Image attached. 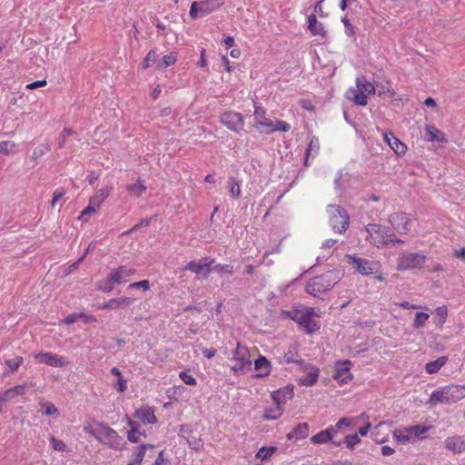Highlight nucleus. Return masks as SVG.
Listing matches in <instances>:
<instances>
[{
  "mask_svg": "<svg viewBox=\"0 0 465 465\" xmlns=\"http://www.w3.org/2000/svg\"><path fill=\"white\" fill-rule=\"evenodd\" d=\"M391 227L377 224L368 223L364 227L367 232L366 241L377 248L391 247L395 244H402L405 242L396 236V233L405 235L409 232L410 218L404 213H394L389 216Z\"/></svg>",
  "mask_w": 465,
  "mask_h": 465,
  "instance_id": "nucleus-1",
  "label": "nucleus"
},
{
  "mask_svg": "<svg viewBox=\"0 0 465 465\" xmlns=\"http://www.w3.org/2000/svg\"><path fill=\"white\" fill-rule=\"evenodd\" d=\"M341 279V273L340 271H328L319 276L311 278L307 282L305 291L313 297H320L322 293L332 289Z\"/></svg>",
  "mask_w": 465,
  "mask_h": 465,
  "instance_id": "nucleus-2",
  "label": "nucleus"
},
{
  "mask_svg": "<svg viewBox=\"0 0 465 465\" xmlns=\"http://www.w3.org/2000/svg\"><path fill=\"white\" fill-rule=\"evenodd\" d=\"M465 398V385L450 384L433 391L428 401L430 406L452 404Z\"/></svg>",
  "mask_w": 465,
  "mask_h": 465,
  "instance_id": "nucleus-3",
  "label": "nucleus"
},
{
  "mask_svg": "<svg viewBox=\"0 0 465 465\" xmlns=\"http://www.w3.org/2000/svg\"><path fill=\"white\" fill-rule=\"evenodd\" d=\"M86 431L94 436L98 441L103 444L108 445L114 450H123L125 445L124 439L118 433L109 427L106 423L98 422L90 429H85Z\"/></svg>",
  "mask_w": 465,
  "mask_h": 465,
  "instance_id": "nucleus-4",
  "label": "nucleus"
},
{
  "mask_svg": "<svg viewBox=\"0 0 465 465\" xmlns=\"http://www.w3.org/2000/svg\"><path fill=\"white\" fill-rule=\"evenodd\" d=\"M356 88H350L346 96L358 105H366L368 103L367 94L375 93L374 85L366 80L364 76L356 78Z\"/></svg>",
  "mask_w": 465,
  "mask_h": 465,
  "instance_id": "nucleus-5",
  "label": "nucleus"
},
{
  "mask_svg": "<svg viewBox=\"0 0 465 465\" xmlns=\"http://www.w3.org/2000/svg\"><path fill=\"white\" fill-rule=\"evenodd\" d=\"M289 318L306 330L308 333H313L320 329L319 324L312 320L319 317L313 308H305L302 311L287 312Z\"/></svg>",
  "mask_w": 465,
  "mask_h": 465,
  "instance_id": "nucleus-6",
  "label": "nucleus"
},
{
  "mask_svg": "<svg viewBox=\"0 0 465 465\" xmlns=\"http://www.w3.org/2000/svg\"><path fill=\"white\" fill-rule=\"evenodd\" d=\"M327 211L330 215V224L332 230L338 233L345 232L350 223L348 212L336 204L328 205Z\"/></svg>",
  "mask_w": 465,
  "mask_h": 465,
  "instance_id": "nucleus-7",
  "label": "nucleus"
},
{
  "mask_svg": "<svg viewBox=\"0 0 465 465\" xmlns=\"http://www.w3.org/2000/svg\"><path fill=\"white\" fill-rule=\"evenodd\" d=\"M426 260L427 257L422 252H404L400 253L396 260L397 269L399 271L420 270Z\"/></svg>",
  "mask_w": 465,
  "mask_h": 465,
  "instance_id": "nucleus-8",
  "label": "nucleus"
},
{
  "mask_svg": "<svg viewBox=\"0 0 465 465\" xmlns=\"http://www.w3.org/2000/svg\"><path fill=\"white\" fill-rule=\"evenodd\" d=\"M223 5L221 0L194 1L191 4L189 15L192 19H197L218 10Z\"/></svg>",
  "mask_w": 465,
  "mask_h": 465,
  "instance_id": "nucleus-9",
  "label": "nucleus"
},
{
  "mask_svg": "<svg viewBox=\"0 0 465 465\" xmlns=\"http://www.w3.org/2000/svg\"><path fill=\"white\" fill-rule=\"evenodd\" d=\"M220 122L230 131L240 134L244 127V120L242 114L229 111L224 112L220 116Z\"/></svg>",
  "mask_w": 465,
  "mask_h": 465,
  "instance_id": "nucleus-10",
  "label": "nucleus"
},
{
  "mask_svg": "<svg viewBox=\"0 0 465 465\" xmlns=\"http://www.w3.org/2000/svg\"><path fill=\"white\" fill-rule=\"evenodd\" d=\"M352 363L349 360L337 361L335 362V372L333 374L334 380L340 384H347L352 380V374L351 369Z\"/></svg>",
  "mask_w": 465,
  "mask_h": 465,
  "instance_id": "nucleus-11",
  "label": "nucleus"
},
{
  "mask_svg": "<svg viewBox=\"0 0 465 465\" xmlns=\"http://www.w3.org/2000/svg\"><path fill=\"white\" fill-rule=\"evenodd\" d=\"M348 258L353 268L362 275L374 273L378 270V263L375 262L359 258L353 255H349Z\"/></svg>",
  "mask_w": 465,
  "mask_h": 465,
  "instance_id": "nucleus-12",
  "label": "nucleus"
},
{
  "mask_svg": "<svg viewBox=\"0 0 465 465\" xmlns=\"http://www.w3.org/2000/svg\"><path fill=\"white\" fill-rule=\"evenodd\" d=\"M254 112L253 116L255 123L252 124L253 128H255L259 133L264 134V129H269L272 127V122L270 119L266 117V110L260 104L254 102Z\"/></svg>",
  "mask_w": 465,
  "mask_h": 465,
  "instance_id": "nucleus-13",
  "label": "nucleus"
},
{
  "mask_svg": "<svg viewBox=\"0 0 465 465\" xmlns=\"http://www.w3.org/2000/svg\"><path fill=\"white\" fill-rule=\"evenodd\" d=\"M136 270L134 268H130L126 265H121L115 269H113L110 272V281L112 282H116V284L124 283L129 281V279L134 275Z\"/></svg>",
  "mask_w": 465,
  "mask_h": 465,
  "instance_id": "nucleus-14",
  "label": "nucleus"
},
{
  "mask_svg": "<svg viewBox=\"0 0 465 465\" xmlns=\"http://www.w3.org/2000/svg\"><path fill=\"white\" fill-rule=\"evenodd\" d=\"M213 262V260L208 261V259H205L204 262H200L191 261L184 266L183 270L190 271L196 275L206 279L212 272L211 264Z\"/></svg>",
  "mask_w": 465,
  "mask_h": 465,
  "instance_id": "nucleus-15",
  "label": "nucleus"
},
{
  "mask_svg": "<svg viewBox=\"0 0 465 465\" xmlns=\"http://www.w3.org/2000/svg\"><path fill=\"white\" fill-rule=\"evenodd\" d=\"M35 359L40 362L52 367H63L67 364V361L53 352H39L35 355Z\"/></svg>",
  "mask_w": 465,
  "mask_h": 465,
  "instance_id": "nucleus-16",
  "label": "nucleus"
},
{
  "mask_svg": "<svg viewBox=\"0 0 465 465\" xmlns=\"http://www.w3.org/2000/svg\"><path fill=\"white\" fill-rule=\"evenodd\" d=\"M293 385L288 384L287 386L273 391L272 393V400L275 404H281L283 406L288 400H291L293 397Z\"/></svg>",
  "mask_w": 465,
  "mask_h": 465,
  "instance_id": "nucleus-17",
  "label": "nucleus"
},
{
  "mask_svg": "<svg viewBox=\"0 0 465 465\" xmlns=\"http://www.w3.org/2000/svg\"><path fill=\"white\" fill-rule=\"evenodd\" d=\"M384 142L394 151L398 155H402L406 153L407 146L401 142L392 132H385L383 134Z\"/></svg>",
  "mask_w": 465,
  "mask_h": 465,
  "instance_id": "nucleus-18",
  "label": "nucleus"
},
{
  "mask_svg": "<svg viewBox=\"0 0 465 465\" xmlns=\"http://www.w3.org/2000/svg\"><path fill=\"white\" fill-rule=\"evenodd\" d=\"M304 370L308 371V372L299 379V384L302 386H312L317 382L319 377V369L315 366H308L307 363L304 362L303 365H301Z\"/></svg>",
  "mask_w": 465,
  "mask_h": 465,
  "instance_id": "nucleus-19",
  "label": "nucleus"
},
{
  "mask_svg": "<svg viewBox=\"0 0 465 465\" xmlns=\"http://www.w3.org/2000/svg\"><path fill=\"white\" fill-rule=\"evenodd\" d=\"M134 301V300L131 297L112 298L102 304L99 308L102 310L124 309L130 306Z\"/></svg>",
  "mask_w": 465,
  "mask_h": 465,
  "instance_id": "nucleus-20",
  "label": "nucleus"
},
{
  "mask_svg": "<svg viewBox=\"0 0 465 465\" xmlns=\"http://www.w3.org/2000/svg\"><path fill=\"white\" fill-rule=\"evenodd\" d=\"M25 394V387L22 385H17L13 388H10L0 393V413L3 411V408L8 401L14 400L16 396Z\"/></svg>",
  "mask_w": 465,
  "mask_h": 465,
  "instance_id": "nucleus-21",
  "label": "nucleus"
},
{
  "mask_svg": "<svg viewBox=\"0 0 465 465\" xmlns=\"http://www.w3.org/2000/svg\"><path fill=\"white\" fill-rule=\"evenodd\" d=\"M447 450L455 454H460L465 451V440L460 436L448 437L444 441Z\"/></svg>",
  "mask_w": 465,
  "mask_h": 465,
  "instance_id": "nucleus-22",
  "label": "nucleus"
},
{
  "mask_svg": "<svg viewBox=\"0 0 465 465\" xmlns=\"http://www.w3.org/2000/svg\"><path fill=\"white\" fill-rule=\"evenodd\" d=\"M134 416L143 424H154L157 422L153 410L150 407H142L136 410Z\"/></svg>",
  "mask_w": 465,
  "mask_h": 465,
  "instance_id": "nucleus-23",
  "label": "nucleus"
},
{
  "mask_svg": "<svg viewBox=\"0 0 465 465\" xmlns=\"http://www.w3.org/2000/svg\"><path fill=\"white\" fill-rule=\"evenodd\" d=\"M254 369L259 371V373L256 374V377H267L271 372V362L265 356L259 355V357L254 361Z\"/></svg>",
  "mask_w": 465,
  "mask_h": 465,
  "instance_id": "nucleus-24",
  "label": "nucleus"
},
{
  "mask_svg": "<svg viewBox=\"0 0 465 465\" xmlns=\"http://www.w3.org/2000/svg\"><path fill=\"white\" fill-rule=\"evenodd\" d=\"M233 360L241 361L243 365H247L248 367L252 365L249 350L241 342H237L236 348L233 351Z\"/></svg>",
  "mask_w": 465,
  "mask_h": 465,
  "instance_id": "nucleus-25",
  "label": "nucleus"
},
{
  "mask_svg": "<svg viewBox=\"0 0 465 465\" xmlns=\"http://www.w3.org/2000/svg\"><path fill=\"white\" fill-rule=\"evenodd\" d=\"M308 29L312 35L326 36L327 32L324 29L322 23L317 20L314 14L308 16Z\"/></svg>",
  "mask_w": 465,
  "mask_h": 465,
  "instance_id": "nucleus-26",
  "label": "nucleus"
},
{
  "mask_svg": "<svg viewBox=\"0 0 465 465\" xmlns=\"http://www.w3.org/2000/svg\"><path fill=\"white\" fill-rule=\"evenodd\" d=\"M425 139L429 142L446 143L445 134L434 125H428L425 129Z\"/></svg>",
  "mask_w": 465,
  "mask_h": 465,
  "instance_id": "nucleus-27",
  "label": "nucleus"
},
{
  "mask_svg": "<svg viewBox=\"0 0 465 465\" xmlns=\"http://www.w3.org/2000/svg\"><path fill=\"white\" fill-rule=\"evenodd\" d=\"M128 425L131 427V430L127 433L129 441L138 442L142 435L145 436V431L140 430V424L137 421L129 419Z\"/></svg>",
  "mask_w": 465,
  "mask_h": 465,
  "instance_id": "nucleus-28",
  "label": "nucleus"
},
{
  "mask_svg": "<svg viewBox=\"0 0 465 465\" xmlns=\"http://www.w3.org/2000/svg\"><path fill=\"white\" fill-rule=\"evenodd\" d=\"M146 189L147 186L140 177L136 180L135 183H132L126 185V190L129 194L136 198L141 197Z\"/></svg>",
  "mask_w": 465,
  "mask_h": 465,
  "instance_id": "nucleus-29",
  "label": "nucleus"
},
{
  "mask_svg": "<svg viewBox=\"0 0 465 465\" xmlns=\"http://www.w3.org/2000/svg\"><path fill=\"white\" fill-rule=\"evenodd\" d=\"M309 425L306 422L299 423L293 430L287 434L289 440L304 439L308 436Z\"/></svg>",
  "mask_w": 465,
  "mask_h": 465,
  "instance_id": "nucleus-30",
  "label": "nucleus"
},
{
  "mask_svg": "<svg viewBox=\"0 0 465 465\" xmlns=\"http://www.w3.org/2000/svg\"><path fill=\"white\" fill-rule=\"evenodd\" d=\"M320 151V142L316 136H312L305 153L304 165H309V157L316 156Z\"/></svg>",
  "mask_w": 465,
  "mask_h": 465,
  "instance_id": "nucleus-31",
  "label": "nucleus"
},
{
  "mask_svg": "<svg viewBox=\"0 0 465 465\" xmlns=\"http://www.w3.org/2000/svg\"><path fill=\"white\" fill-rule=\"evenodd\" d=\"M283 413V406L275 404L273 408L266 409L262 418L265 420H278Z\"/></svg>",
  "mask_w": 465,
  "mask_h": 465,
  "instance_id": "nucleus-32",
  "label": "nucleus"
},
{
  "mask_svg": "<svg viewBox=\"0 0 465 465\" xmlns=\"http://www.w3.org/2000/svg\"><path fill=\"white\" fill-rule=\"evenodd\" d=\"M448 358L446 356L440 357L435 361L428 362L425 366V370L430 374L436 373L446 364Z\"/></svg>",
  "mask_w": 465,
  "mask_h": 465,
  "instance_id": "nucleus-33",
  "label": "nucleus"
},
{
  "mask_svg": "<svg viewBox=\"0 0 465 465\" xmlns=\"http://www.w3.org/2000/svg\"><path fill=\"white\" fill-rule=\"evenodd\" d=\"M99 208H100V205L95 201H94L92 198H90L89 203L82 211V213H81V214L79 216V220H81L82 222H87L88 221V217L87 216L89 214L96 213L97 210H99Z\"/></svg>",
  "mask_w": 465,
  "mask_h": 465,
  "instance_id": "nucleus-34",
  "label": "nucleus"
},
{
  "mask_svg": "<svg viewBox=\"0 0 465 465\" xmlns=\"http://www.w3.org/2000/svg\"><path fill=\"white\" fill-rule=\"evenodd\" d=\"M432 314L435 315L436 325L439 327H442L446 322V319L448 316V308L445 305L440 306L434 310Z\"/></svg>",
  "mask_w": 465,
  "mask_h": 465,
  "instance_id": "nucleus-35",
  "label": "nucleus"
},
{
  "mask_svg": "<svg viewBox=\"0 0 465 465\" xmlns=\"http://www.w3.org/2000/svg\"><path fill=\"white\" fill-rule=\"evenodd\" d=\"M291 129V125L284 121L278 120L275 123L272 122V127H269V129H264L265 134H272L276 131H282V132H288Z\"/></svg>",
  "mask_w": 465,
  "mask_h": 465,
  "instance_id": "nucleus-36",
  "label": "nucleus"
},
{
  "mask_svg": "<svg viewBox=\"0 0 465 465\" xmlns=\"http://www.w3.org/2000/svg\"><path fill=\"white\" fill-rule=\"evenodd\" d=\"M311 442L313 444H324L331 440L330 432L328 430H321L316 435L311 438Z\"/></svg>",
  "mask_w": 465,
  "mask_h": 465,
  "instance_id": "nucleus-37",
  "label": "nucleus"
},
{
  "mask_svg": "<svg viewBox=\"0 0 465 465\" xmlns=\"http://www.w3.org/2000/svg\"><path fill=\"white\" fill-rule=\"evenodd\" d=\"M17 152L16 144L13 141L0 142V154H14Z\"/></svg>",
  "mask_w": 465,
  "mask_h": 465,
  "instance_id": "nucleus-38",
  "label": "nucleus"
},
{
  "mask_svg": "<svg viewBox=\"0 0 465 465\" xmlns=\"http://www.w3.org/2000/svg\"><path fill=\"white\" fill-rule=\"evenodd\" d=\"M80 318H87L88 320L86 321V322L96 321L95 317H94L92 315L87 316L84 313H72V314H69L67 317H65L63 322H64V323L70 325V324L76 322L77 320Z\"/></svg>",
  "mask_w": 465,
  "mask_h": 465,
  "instance_id": "nucleus-39",
  "label": "nucleus"
},
{
  "mask_svg": "<svg viewBox=\"0 0 465 465\" xmlns=\"http://www.w3.org/2000/svg\"><path fill=\"white\" fill-rule=\"evenodd\" d=\"M341 22H342V24L344 25L345 35L348 37L352 38L353 41L355 42L356 41V32H355V29H354V26L351 24V21L347 17V15H344V16L341 17Z\"/></svg>",
  "mask_w": 465,
  "mask_h": 465,
  "instance_id": "nucleus-40",
  "label": "nucleus"
},
{
  "mask_svg": "<svg viewBox=\"0 0 465 465\" xmlns=\"http://www.w3.org/2000/svg\"><path fill=\"white\" fill-rule=\"evenodd\" d=\"M177 60V55L175 53H171L169 54L163 55L161 62L158 64V67L161 69H165L173 64H175Z\"/></svg>",
  "mask_w": 465,
  "mask_h": 465,
  "instance_id": "nucleus-41",
  "label": "nucleus"
},
{
  "mask_svg": "<svg viewBox=\"0 0 465 465\" xmlns=\"http://www.w3.org/2000/svg\"><path fill=\"white\" fill-rule=\"evenodd\" d=\"M111 191V187L102 188L91 198L101 206L102 203L110 195Z\"/></svg>",
  "mask_w": 465,
  "mask_h": 465,
  "instance_id": "nucleus-42",
  "label": "nucleus"
},
{
  "mask_svg": "<svg viewBox=\"0 0 465 465\" xmlns=\"http://www.w3.org/2000/svg\"><path fill=\"white\" fill-rule=\"evenodd\" d=\"M429 318L430 315L426 312H417L412 322V327L415 329L422 328Z\"/></svg>",
  "mask_w": 465,
  "mask_h": 465,
  "instance_id": "nucleus-43",
  "label": "nucleus"
},
{
  "mask_svg": "<svg viewBox=\"0 0 465 465\" xmlns=\"http://www.w3.org/2000/svg\"><path fill=\"white\" fill-rule=\"evenodd\" d=\"M51 150V146L49 143H43L38 145L36 148L34 149L32 153V158L35 160H37L44 156L47 152Z\"/></svg>",
  "mask_w": 465,
  "mask_h": 465,
  "instance_id": "nucleus-44",
  "label": "nucleus"
},
{
  "mask_svg": "<svg viewBox=\"0 0 465 465\" xmlns=\"http://www.w3.org/2000/svg\"><path fill=\"white\" fill-rule=\"evenodd\" d=\"M148 448H153V445H152V444H142L139 447L138 451L135 453L134 460L133 461L134 463V465H141V463H142V461H143V460L144 458L146 450Z\"/></svg>",
  "mask_w": 465,
  "mask_h": 465,
  "instance_id": "nucleus-45",
  "label": "nucleus"
},
{
  "mask_svg": "<svg viewBox=\"0 0 465 465\" xmlns=\"http://www.w3.org/2000/svg\"><path fill=\"white\" fill-rule=\"evenodd\" d=\"M283 361L285 363H298L300 365H303L304 364L303 361H299L298 360L297 352L292 351V350H289L288 351H286L284 353V355H283Z\"/></svg>",
  "mask_w": 465,
  "mask_h": 465,
  "instance_id": "nucleus-46",
  "label": "nucleus"
},
{
  "mask_svg": "<svg viewBox=\"0 0 465 465\" xmlns=\"http://www.w3.org/2000/svg\"><path fill=\"white\" fill-rule=\"evenodd\" d=\"M42 412L47 416H59L58 409L51 402H45L42 404Z\"/></svg>",
  "mask_w": 465,
  "mask_h": 465,
  "instance_id": "nucleus-47",
  "label": "nucleus"
},
{
  "mask_svg": "<svg viewBox=\"0 0 465 465\" xmlns=\"http://www.w3.org/2000/svg\"><path fill=\"white\" fill-rule=\"evenodd\" d=\"M277 450L276 447H262L257 454H256V457L261 459L262 460H267L269 459L273 453L274 451Z\"/></svg>",
  "mask_w": 465,
  "mask_h": 465,
  "instance_id": "nucleus-48",
  "label": "nucleus"
},
{
  "mask_svg": "<svg viewBox=\"0 0 465 465\" xmlns=\"http://www.w3.org/2000/svg\"><path fill=\"white\" fill-rule=\"evenodd\" d=\"M115 285H116V282H112L110 281V275L108 274L106 280L101 281L99 282L98 289L104 292L109 293V292H113Z\"/></svg>",
  "mask_w": 465,
  "mask_h": 465,
  "instance_id": "nucleus-49",
  "label": "nucleus"
},
{
  "mask_svg": "<svg viewBox=\"0 0 465 465\" xmlns=\"http://www.w3.org/2000/svg\"><path fill=\"white\" fill-rule=\"evenodd\" d=\"M24 362L23 357H15L5 361V365L12 372L16 371L19 366Z\"/></svg>",
  "mask_w": 465,
  "mask_h": 465,
  "instance_id": "nucleus-50",
  "label": "nucleus"
},
{
  "mask_svg": "<svg viewBox=\"0 0 465 465\" xmlns=\"http://www.w3.org/2000/svg\"><path fill=\"white\" fill-rule=\"evenodd\" d=\"M343 442L346 444V447L350 450H354L355 446L361 442V439L358 434L347 435Z\"/></svg>",
  "mask_w": 465,
  "mask_h": 465,
  "instance_id": "nucleus-51",
  "label": "nucleus"
},
{
  "mask_svg": "<svg viewBox=\"0 0 465 465\" xmlns=\"http://www.w3.org/2000/svg\"><path fill=\"white\" fill-rule=\"evenodd\" d=\"M50 444L54 450L65 451L66 445L63 440H57L54 436L51 435L49 438Z\"/></svg>",
  "mask_w": 465,
  "mask_h": 465,
  "instance_id": "nucleus-52",
  "label": "nucleus"
},
{
  "mask_svg": "<svg viewBox=\"0 0 465 465\" xmlns=\"http://www.w3.org/2000/svg\"><path fill=\"white\" fill-rule=\"evenodd\" d=\"M230 193L233 198H238L241 195V184L238 181L230 179Z\"/></svg>",
  "mask_w": 465,
  "mask_h": 465,
  "instance_id": "nucleus-53",
  "label": "nucleus"
},
{
  "mask_svg": "<svg viewBox=\"0 0 465 465\" xmlns=\"http://www.w3.org/2000/svg\"><path fill=\"white\" fill-rule=\"evenodd\" d=\"M429 430V427L420 426V425H414L411 426L406 429V432L415 435L416 437H419L425 432H427Z\"/></svg>",
  "mask_w": 465,
  "mask_h": 465,
  "instance_id": "nucleus-54",
  "label": "nucleus"
},
{
  "mask_svg": "<svg viewBox=\"0 0 465 465\" xmlns=\"http://www.w3.org/2000/svg\"><path fill=\"white\" fill-rule=\"evenodd\" d=\"M393 437L395 438V440L400 442V443H402V444H405L407 442L410 441L411 438H410V435L409 433H405L400 430H395L393 431Z\"/></svg>",
  "mask_w": 465,
  "mask_h": 465,
  "instance_id": "nucleus-55",
  "label": "nucleus"
},
{
  "mask_svg": "<svg viewBox=\"0 0 465 465\" xmlns=\"http://www.w3.org/2000/svg\"><path fill=\"white\" fill-rule=\"evenodd\" d=\"M155 59L156 52L154 50H150L143 62V67L144 69L149 68L155 62Z\"/></svg>",
  "mask_w": 465,
  "mask_h": 465,
  "instance_id": "nucleus-56",
  "label": "nucleus"
},
{
  "mask_svg": "<svg viewBox=\"0 0 465 465\" xmlns=\"http://www.w3.org/2000/svg\"><path fill=\"white\" fill-rule=\"evenodd\" d=\"M179 377L187 385H196V379L193 375L189 374L184 371L180 372Z\"/></svg>",
  "mask_w": 465,
  "mask_h": 465,
  "instance_id": "nucleus-57",
  "label": "nucleus"
},
{
  "mask_svg": "<svg viewBox=\"0 0 465 465\" xmlns=\"http://www.w3.org/2000/svg\"><path fill=\"white\" fill-rule=\"evenodd\" d=\"M129 289H142L143 291L146 292L150 289V282L148 280H143L140 282H135L131 283L128 286Z\"/></svg>",
  "mask_w": 465,
  "mask_h": 465,
  "instance_id": "nucleus-58",
  "label": "nucleus"
},
{
  "mask_svg": "<svg viewBox=\"0 0 465 465\" xmlns=\"http://www.w3.org/2000/svg\"><path fill=\"white\" fill-rule=\"evenodd\" d=\"M215 271L217 272H226L228 274L233 273V266L231 264H217L213 268H212V271Z\"/></svg>",
  "mask_w": 465,
  "mask_h": 465,
  "instance_id": "nucleus-59",
  "label": "nucleus"
},
{
  "mask_svg": "<svg viewBox=\"0 0 465 465\" xmlns=\"http://www.w3.org/2000/svg\"><path fill=\"white\" fill-rule=\"evenodd\" d=\"M65 194V190L63 188H58L53 193V199L51 201V206L54 207L55 203L61 200Z\"/></svg>",
  "mask_w": 465,
  "mask_h": 465,
  "instance_id": "nucleus-60",
  "label": "nucleus"
},
{
  "mask_svg": "<svg viewBox=\"0 0 465 465\" xmlns=\"http://www.w3.org/2000/svg\"><path fill=\"white\" fill-rule=\"evenodd\" d=\"M114 388L120 392L125 391V390L127 389V383L123 376L117 379Z\"/></svg>",
  "mask_w": 465,
  "mask_h": 465,
  "instance_id": "nucleus-61",
  "label": "nucleus"
},
{
  "mask_svg": "<svg viewBox=\"0 0 465 465\" xmlns=\"http://www.w3.org/2000/svg\"><path fill=\"white\" fill-rule=\"evenodd\" d=\"M46 81L45 80H38V81H35L33 83H30L26 85V89H30V90H33V89H36V88H40V87H44L46 85Z\"/></svg>",
  "mask_w": 465,
  "mask_h": 465,
  "instance_id": "nucleus-62",
  "label": "nucleus"
},
{
  "mask_svg": "<svg viewBox=\"0 0 465 465\" xmlns=\"http://www.w3.org/2000/svg\"><path fill=\"white\" fill-rule=\"evenodd\" d=\"M205 54H206L205 49L202 48L201 54H200V59H199V61L197 63V66L198 67L203 68V67L207 66V60L205 58Z\"/></svg>",
  "mask_w": 465,
  "mask_h": 465,
  "instance_id": "nucleus-63",
  "label": "nucleus"
},
{
  "mask_svg": "<svg viewBox=\"0 0 465 465\" xmlns=\"http://www.w3.org/2000/svg\"><path fill=\"white\" fill-rule=\"evenodd\" d=\"M351 423V419L350 418H341L335 424V427L340 430L343 426H349Z\"/></svg>",
  "mask_w": 465,
  "mask_h": 465,
  "instance_id": "nucleus-64",
  "label": "nucleus"
}]
</instances>
